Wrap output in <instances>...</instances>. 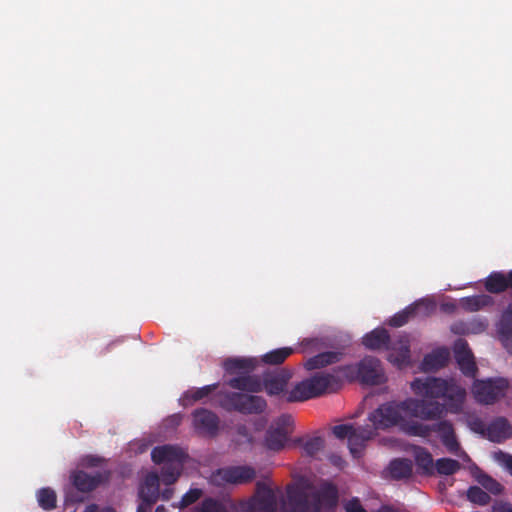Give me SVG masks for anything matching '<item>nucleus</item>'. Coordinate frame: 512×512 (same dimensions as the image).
<instances>
[{"instance_id":"44","label":"nucleus","mask_w":512,"mask_h":512,"mask_svg":"<svg viewBox=\"0 0 512 512\" xmlns=\"http://www.w3.org/2000/svg\"><path fill=\"white\" fill-rule=\"evenodd\" d=\"M495 458L498 462L503 464L512 475V455L499 451L498 453H495Z\"/></svg>"},{"instance_id":"17","label":"nucleus","mask_w":512,"mask_h":512,"mask_svg":"<svg viewBox=\"0 0 512 512\" xmlns=\"http://www.w3.org/2000/svg\"><path fill=\"white\" fill-rule=\"evenodd\" d=\"M512 270L508 275L502 272H492L485 281V288L491 293H501L508 287L512 288Z\"/></svg>"},{"instance_id":"28","label":"nucleus","mask_w":512,"mask_h":512,"mask_svg":"<svg viewBox=\"0 0 512 512\" xmlns=\"http://www.w3.org/2000/svg\"><path fill=\"white\" fill-rule=\"evenodd\" d=\"M216 386V384H212L205 385L195 390H188L179 400L184 406L190 405L192 402L201 400L202 398L208 396L216 388Z\"/></svg>"},{"instance_id":"50","label":"nucleus","mask_w":512,"mask_h":512,"mask_svg":"<svg viewBox=\"0 0 512 512\" xmlns=\"http://www.w3.org/2000/svg\"><path fill=\"white\" fill-rule=\"evenodd\" d=\"M460 460H462L464 463H467L469 464L471 462V459L470 457L468 456V454L461 450V448H459V451L457 453H454Z\"/></svg>"},{"instance_id":"32","label":"nucleus","mask_w":512,"mask_h":512,"mask_svg":"<svg viewBox=\"0 0 512 512\" xmlns=\"http://www.w3.org/2000/svg\"><path fill=\"white\" fill-rule=\"evenodd\" d=\"M496 328L497 333H512V302L503 310Z\"/></svg>"},{"instance_id":"54","label":"nucleus","mask_w":512,"mask_h":512,"mask_svg":"<svg viewBox=\"0 0 512 512\" xmlns=\"http://www.w3.org/2000/svg\"><path fill=\"white\" fill-rule=\"evenodd\" d=\"M138 444H139V447L137 448V451H138L139 453H142V452H144V451H146V450H147V448H148V444H146V443H144V442H141V443H138Z\"/></svg>"},{"instance_id":"8","label":"nucleus","mask_w":512,"mask_h":512,"mask_svg":"<svg viewBox=\"0 0 512 512\" xmlns=\"http://www.w3.org/2000/svg\"><path fill=\"white\" fill-rule=\"evenodd\" d=\"M293 422V418L289 414L279 416L266 431L264 438L265 447L272 451L283 449L292 432Z\"/></svg>"},{"instance_id":"1","label":"nucleus","mask_w":512,"mask_h":512,"mask_svg":"<svg viewBox=\"0 0 512 512\" xmlns=\"http://www.w3.org/2000/svg\"><path fill=\"white\" fill-rule=\"evenodd\" d=\"M411 390L425 399L413 397L387 401L369 413L365 425L351 423L336 425L332 432L337 439L347 438L348 449L354 458H359L367 442L377 436L378 430L397 427L409 436L427 437L429 427L418 422L441 419L445 412L458 414L466 399V390L454 379L437 377L415 378Z\"/></svg>"},{"instance_id":"6","label":"nucleus","mask_w":512,"mask_h":512,"mask_svg":"<svg viewBox=\"0 0 512 512\" xmlns=\"http://www.w3.org/2000/svg\"><path fill=\"white\" fill-rule=\"evenodd\" d=\"M219 405L226 411L256 414L263 412L267 403L265 399L260 396L249 395L242 392H226L220 394Z\"/></svg>"},{"instance_id":"24","label":"nucleus","mask_w":512,"mask_h":512,"mask_svg":"<svg viewBox=\"0 0 512 512\" xmlns=\"http://www.w3.org/2000/svg\"><path fill=\"white\" fill-rule=\"evenodd\" d=\"M413 456L418 469L423 474H432L434 471V462L431 453L420 446L413 448Z\"/></svg>"},{"instance_id":"43","label":"nucleus","mask_w":512,"mask_h":512,"mask_svg":"<svg viewBox=\"0 0 512 512\" xmlns=\"http://www.w3.org/2000/svg\"><path fill=\"white\" fill-rule=\"evenodd\" d=\"M468 426L471 430L477 433L484 434L486 431L484 422L478 417H471L468 419Z\"/></svg>"},{"instance_id":"45","label":"nucleus","mask_w":512,"mask_h":512,"mask_svg":"<svg viewBox=\"0 0 512 512\" xmlns=\"http://www.w3.org/2000/svg\"><path fill=\"white\" fill-rule=\"evenodd\" d=\"M499 336V339L503 346L506 348V350L512 354V333L505 334V333H497Z\"/></svg>"},{"instance_id":"41","label":"nucleus","mask_w":512,"mask_h":512,"mask_svg":"<svg viewBox=\"0 0 512 512\" xmlns=\"http://www.w3.org/2000/svg\"><path fill=\"white\" fill-rule=\"evenodd\" d=\"M442 444L446 447L448 452L454 454L459 451L460 445L456 439L455 432L451 435V437H445L441 440Z\"/></svg>"},{"instance_id":"15","label":"nucleus","mask_w":512,"mask_h":512,"mask_svg":"<svg viewBox=\"0 0 512 512\" xmlns=\"http://www.w3.org/2000/svg\"><path fill=\"white\" fill-rule=\"evenodd\" d=\"M139 497L147 504L152 505L159 498V476L156 472L148 473L139 489Z\"/></svg>"},{"instance_id":"9","label":"nucleus","mask_w":512,"mask_h":512,"mask_svg":"<svg viewBox=\"0 0 512 512\" xmlns=\"http://www.w3.org/2000/svg\"><path fill=\"white\" fill-rule=\"evenodd\" d=\"M255 475L254 468L250 466H229L213 471L209 482L219 487L227 484H243L253 480Z\"/></svg>"},{"instance_id":"49","label":"nucleus","mask_w":512,"mask_h":512,"mask_svg":"<svg viewBox=\"0 0 512 512\" xmlns=\"http://www.w3.org/2000/svg\"><path fill=\"white\" fill-rule=\"evenodd\" d=\"M99 461H100L99 458L89 455V456L84 457L82 459L81 463H82V465L93 467V466H97Z\"/></svg>"},{"instance_id":"35","label":"nucleus","mask_w":512,"mask_h":512,"mask_svg":"<svg viewBox=\"0 0 512 512\" xmlns=\"http://www.w3.org/2000/svg\"><path fill=\"white\" fill-rule=\"evenodd\" d=\"M327 346L326 342L322 338H305L301 341L300 347L303 353H313L320 351Z\"/></svg>"},{"instance_id":"40","label":"nucleus","mask_w":512,"mask_h":512,"mask_svg":"<svg viewBox=\"0 0 512 512\" xmlns=\"http://www.w3.org/2000/svg\"><path fill=\"white\" fill-rule=\"evenodd\" d=\"M442 444L446 447L448 452L454 454L459 451L460 445L456 439L455 432L451 435V437H445L441 440Z\"/></svg>"},{"instance_id":"25","label":"nucleus","mask_w":512,"mask_h":512,"mask_svg":"<svg viewBox=\"0 0 512 512\" xmlns=\"http://www.w3.org/2000/svg\"><path fill=\"white\" fill-rule=\"evenodd\" d=\"M303 450L305 456L314 457L324 447V439L321 436L302 437L295 440Z\"/></svg>"},{"instance_id":"48","label":"nucleus","mask_w":512,"mask_h":512,"mask_svg":"<svg viewBox=\"0 0 512 512\" xmlns=\"http://www.w3.org/2000/svg\"><path fill=\"white\" fill-rule=\"evenodd\" d=\"M492 512H512V505L504 502H497L492 506Z\"/></svg>"},{"instance_id":"29","label":"nucleus","mask_w":512,"mask_h":512,"mask_svg":"<svg viewBox=\"0 0 512 512\" xmlns=\"http://www.w3.org/2000/svg\"><path fill=\"white\" fill-rule=\"evenodd\" d=\"M38 505L44 510H52L56 507V493L49 487L41 488L36 494Z\"/></svg>"},{"instance_id":"26","label":"nucleus","mask_w":512,"mask_h":512,"mask_svg":"<svg viewBox=\"0 0 512 512\" xmlns=\"http://www.w3.org/2000/svg\"><path fill=\"white\" fill-rule=\"evenodd\" d=\"M492 303V297L486 294L464 297L460 300L461 307L470 312L478 311Z\"/></svg>"},{"instance_id":"57","label":"nucleus","mask_w":512,"mask_h":512,"mask_svg":"<svg viewBox=\"0 0 512 512\" xmlns=\"http://www.w3.org/2000/svg\"><path fill=\"white\" fill-rule=\"evenodd\" d=\"M101 512H116L112 507H105L101 510Z\"/></svg>"},{"instance_id":"22","label":"nucleus","mask_w":512,"mask_h":512,"mask_svg":"<svg viewBox=\"0 0 512 512\" xmlns=\"http://www.w3.org/2000/svg\"><path fill=\"white\" fill-rule=\"evenodd\" d=\"M256 363L255 358L235 357L226 359L223 367L228 373L250 372L255 368Z\"/></svg>"},{"instance_id":"39","label":"nucleus","mask_w":512,"mask_h":512,"mask_svg":"<svg viewBox=\"0 0 512 512\" xmlns=\"http://www.w3.org/2000/svg\"><path fill=\"white\" fill-rule=\"evenodd\" d=\"M201 511L202 512H224L222 506L219 504L218 501L207 498L203 500L201 504Z\"/></svg>"},{"instance_id":"19","label":"nucleus","mask_w":512,"mask_h":512,"mask_svg":"<svg viewBox=\"0 0 512 512\" xmlns=\"http://www.w3.org/2000/svg\"><path fill=\"white\" fill-rule=\"evenodd\" d=\"M290 375L286 372L270 375L264 379V388L271 396H276L284 392Z\"/></svg>"},{"instance_id":"11","label":"nucleus","mask_w":512,"mask_h":512,"mask_svg":"<svg viewBox=\"0 0 512 512\" xmlns=\"http://www.w3.org/2000/svg\"><path fill=\"white\" fill-rule=\"evenodd\" d=\"M453 352L462 373L468 377H475L477 367L468 343L464 339H457L453 345Z\"/></svg>"},{"instance_id":"55","label":"nucleus","mask_w":512,"mask_h":512,"mask_svg":"<svg viewBox=\"0 0 512 512\" xmlns=\"http://www.w3.org/2000/svg\"><path fill=\"white\" fill-rule=\"evenodd\" d=\"M378 512H398V511H396L388 506H382Z\"/></svg>"},{"instance_id":"42","label":"nucleus","mask_w":512,"mask_h":512,"mask_svg":"<svg viewBox=\"0 0 512 512\" xmlns=\"http://www.w3.org/2000/svg\"><path fill=\"white\" fill-rule=\"evenodd\" d=\"M345 512H367L362 506L360 500L356 497L346 501L344 503Z\"/></svg>"},{"instance_id":"3","label":"nucleus","mask_w":512,"mask_h":512,"mask_svg":"<svg viewBox=\"0 0 512 512\" xmlns=\"http://www.w3.org/2000/svg\"><path fill=\"white\" fill-rule=\"evenodd\" d=\"M362 342L366 348L371 350L389 349L388 361L398 368H403L410 364V345L406 335L399 336L390 346V337L387 330L376 328L367 333L363 337Z\"/></svg>"},{"instance_id":"30","label":"nucleus","mask_w":512,"mask_h":512,"mask_svg":"<svg viewBox=\"0 0 512 512\" xmlns=\"http://www.w3.org/2000/svg\"><path fill=\"white\" fill-rule=\"evenodd\" d=\"M423 302H416L414 305L408 306L403 311L396 313L390 320L389 325L393 327H401L407 323L409 317L420 309Z\"/></svg>"},{"instance_id":"53","label":"nucleus","mask_w":512,"mask_h":512,"mask_svg":"<svg viewBox=\"0 0 512 512\" xmlns=\"http://www.w3.org/2000/svg\"><path fill=\"white\" fill-rule=\"evenodd\" d=\"M98 506L96 504H90L88 505L83 512H97Z\"/></svg>"},{"instance_id":"14","label":"nucleus","mask_w":512,"mask_h":512,"mask_svg":"<svg viewBox=\"0 0 512 512\" xmlns=\"http://www.w3.org/2000/svg\"><path fill=\"white\" fill-rule=\"evenodd\" d=\"M486 435L489 440L501 443L512 436V426L504 417H498L486 427Z\"/></svg>"},{"instance_id":"10","label":"nucleus","mask_w":512,"mask_h":512,"mask_svg":"<svg viewBox=\"0 0 512 512\" xmlns=\"http://www.w3.org/2000/svg\"><path fill=\"white\" fill-rule=\"evenodd\" d=\"M357 374L360 381L365 384L378 385L386 380L381 362L372 356H367L359 362Z\"/></svg>"},{"instance_id":"51","label":"nucleus","mask_w":512,"mask_h":512,"mask_svg":"<svg viewBox=\"0 0 512 512\" xmlns=\"http://www.w3.org/2000/svg\"><path fill=\"white\" fill-rule=\"evenodd\" d=\"M173 495V488L167 487L161 493V498L164 501H168Z\"/></svg>"},{"instance_id":"4","label":"nucleus","mask_w":512,"mask_h":512,"mask_svg":"<svg viewBox=\"0 0 512 512\" xmlns=\"http://www.w3.org/2000/svg\"><path fill=\"white\" fill-rule=\"evenodd\" d=\"M339 387L340 380L338 376L333 373L320 372L298 382L285 395V399L289 403L302 402L327 392H333Z\"/></svg>"},{"instance_id":"31","label":"nucleus","mask_w":512,"mask_h":512,"mask_svg":"<svg viewBox=\"0 0 512 512\" xmlns=\"http://www.w3.org/2000/svg\"><path fill=\"white\" fill-rule=\"evenodd\" d=\"M434 469L441 475H452L460 469V463L451 458H440L436 460Z\"/></svg>"},{"instance_id":"47","label":"nucleus","mask_w":512,"mask_h":512,"mask_svg":"<svg viewBox=\"0 0 512 512\" xmlns=\"http://www.w3.org/2000/svg\"><path fill=\"white\" fill-rule=\"evenodd\" d=\"M328 460L333 466L339 469H342L346 464L345 460L338 454H330Z\"/></svg>"},{"instance_id":"34","label":"nucleus","mask_w":512,"mask_h":512,"mask_svg":"<svg viewBox=\"0 0 512 512\" xmlns=\"http://www.w3.org/2000/svg\"><path fill=\"white\" fill-rule=\"evenodd\" d=\"M428 427H429V434L431 432L437 433L440 440H442L448 436L451 437V435L454 433V428H453L452 423L447 420H441L432 425H428Z\"/></svg>"},{"instance_id":"58","label":"nucleus","mask_w":512,"mask_h":512,"mask_svg":"<svg viewBox=\"0 0 512 512\" xmlns=\"http://www.w3.org/2000/svg\"><path fill=\"white\" fill-rule=\"evenodd\" d=\"M165 507L163 505H160L156 508L155 512H165Z\"/></svg>"},{"instance_id":"16","label":"nucleus","mask_w":512,"mask_h":512,"mask_svg":"<svg viewBox=\"0 0 512 512\" xmlns=\"http://www.w3.org/2000/svg\"><path fill=\"white\" fill-rule=\"evenodd\" d=\"M72 484L81 492H89L95 489L103 480L101 473L90 475L84 471H75L70 476Z\"/></svg>"},{"instance_id":"37","label":"nucleus","mask_w":512,"mask_h":512,"mask_svg":"<svg viewBox=\"0 0 512 512\" xmlns=\"http://www.w3.org/2000/svg\"><path fill=\"white\" fill-rule=\"evenodd\" d=\"M488 327V321L482 318H473L467 321V334L483 333Z\"/></svg>"},{"instance_id":"23","label":"nucleus","mask_w":512,"mask_h":512,"mask_svg":"<svg viewBox=\"0 0 512 512\" xmlns=\"http://www.w3.org/2000/svg\"><path fill=\"white\" fill-rule=\"evenodd\" d=\"M228 385L233 389L247 392H259L262 389L261 382L249 375L234 377L228 381Z\"/></svg>"},{"instance_id":"56","label":"nucleus","mask_w":512,"mask_h":512,"mask_svg":"<svg viewBox=\"0 0 512 512\" xmlns=\"http://www.w3.org/2000/svg\"><path fill=\"white\" fill-rule=\"evenodd\" d=\"M180 420H181V416L179 414H175L172 416V421L175 423V424H179L180 423Z\"/></svg>"},{"instance_id":"2","label":"nucleus","mask_w":512,"mask_h":512,"mask_svg":"<svg viewBox=\"0 0 512 512\" xmlns=\"http://www.w3.org/2000/svg\"><path fill=\"white\" fill-rule=\"evenodd\" d=\"M338 501V490L331 483H323L310 492L301 486H289L282 512H321L322 507L333 508Z\"/></svg>"},{"instance_id":"36","label":"nucleus","mask_w":512,"mask_h":512,"mask_svg":"<svg viewBox=\"0 0 512 512\" xmlns=\"http://www.w3.org/2000/svg\"><path fill=\"white\" fill-rule=\"evenodd\" d=\"M478 482L484 489L494 495H498L502 491V486L496 480L486 474L480 475L478 477Z\"/></svg>"},{"instance_id":"5","label":"nucleus","mask_w":512,"mask_h":512,"mask_svg":"<svg viewBox=\"0 0 512 512\" xmlns=\"http://www.w3.org/2000/svg\"><path fill=\"white\" fill-rule=\"evenodd\" d=\"M187 457V453L177 445L156 446L151 451L152 461L155 464L162 465L161 478L167 486L176 482Z\"/></svg>"},{"instance_id":"21","label":"nucleus","mask_w":512,"mask_h":512,"mask_svg":"<svg viewBox=\"0 0 512 512\" xmlns=\"http://www.w3.org/2000/svg\"><path fill=\"white\" fill-rule=\"evenodd\" d=\"M412 461L406 458L392 460L388 466V473L392 479L401 480L409 478L412 474Z\"/></svg>"},{"instance_id":"52","label":"nucleus","mask_w":512,"mask_h":512,"mask_svg":"<svg viewBox=\"0 0 512 512\" xmlns=\"http://www.w3.org/2000/svg\"><path fill=\"white\" fill-rule=\"evenodd\" d=\"M151 505H147L143 500H142V503L138 506L137 508V511L136 512H148V510L150 509Z\"/></svg>"},{"instance_id":"13","label":"nucleus","mask_w":512,"mask_h":512,"mask_svg":"<svg viewBox=\"0 0 512 512\" xmlns=\"http://www.w3.org/2000/svg\"><path fill=\"white\" fill-rule=\"evenodd\" d=\"M276 494L267 487L259 489L257 497L252 499L248 505L249 512H276Z\"/></svg>"},{"instance_id":"33","label":"nucleus","mask_w":512,"mask_h":512,"mask_svg":"<svg viewBox=\"0 0 512 512\" xmlns=\"http://www.w3.org/2000/svg\"><path fill=\"white\" fill-rule=\"evenodd\" d=\"M467 498L470 502L478 505H487L491 499L489 494L478 486H471L468 489Z\"/></svg>"},{"instance_id":"20","label":"nucleus","mask_w":512,"mask_h":512,"mask_svg":"<svg viewBox=\"0 0 512 512\" xmlns=\"http://www.w3.org/2000/svg\"><path fill=\"white\" fill-rule=\"evenodd\" d=\"M341 353L334 352V351H328V352H322L318 353L317 355L310 357L306 360L304 363V367L307 370H315L319 368H323L327 365L336 363L340 360Z\"/></svg>"},{"instance_id":"38","label":"nucleus","mask_w":512,"mask_h":512,"mask_svg":"<svg viewBox=\"0 0 512 512\" xmlns=\"http://www.w3.org/2000/svg\"><path fill=\"white\" fill-rule=\"evenodd\" d=\"M202 495V490L198 488L189 489L179 501L177 507L185 508L196 502Z\"/></svg>"},{"instance_id":"18","label":"nucleus","mask_w":512,"mask_h":512,"mask_svg":"<svg viewBox=\"0 0 512 512\" xmlns=\"http://www.w3.org/2000/svg\"><path fill=\"white\" fill-rule=\"evenodd\" d=\"M449 356V351L445 348L433 350L424 357L421 367L424 371L437 370L446 365L449 360Z\"/></svg>"},{"instance_id":"27","label":"nucleus","mask_w":512,"mask_h":512,"mask_svg":"<svg viewBox=\"0 0 512 512\" xmlns=\"http://www.w3.org/2000/svg\"><path fill=\"white\" fill-rule=\"evenodd\" d=\"M295 351L292 347H282L267 352L262 356V361L270 365H279L283 363Z\"/></svg>"},{"instance_id":"46","label":"nucleus","mask_w":512,"mask_h":512,"mask_svg":"<svg viewBox=\"0 0 512 512\" xmlns=\"http://www.w3.org/2000/svg\"><path fill=\"white\" fill-rule=\"evenodd\" d=\"M467 321H459L451 326V331L455 334L465 335L467 334Z\"/></svg>"},{"instance_id":"7","label":"nucleus","mask_w":512,"mask_h":512,"mask_svg":"<svg viewBox=\"0 0 512 512\" xmlns=\"http://www.w3.org/2000/svg\"><path fill=\"white\" fill-rule=\"evenodd\" d=\"M509 388V381L503 377L475 380L472 385V394L476 402L490 405L505 396Z\"/></svg>"},{"instance_id":"12","label":"nucleus","mask_w":512,"mask_h":512,"mask_svg":"<svg viewBox=\"0 0 512 512\" xmlns=\"http://www.w3.org/2000/svg\"><path fill=\"white\" fill-rule=\"evenodd\" d=\"M193 426L197 433L205 436H214L219 427L218 416L205 408L193 412Z\"/></svg>"}]
</instances>
